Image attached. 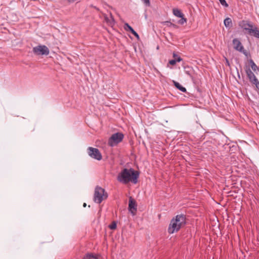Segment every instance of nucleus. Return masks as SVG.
<instances>
[{
	"instance_id": "a878e982",
	"label": "nucleus",
	"mask_w": 259,
	"mask_h": 259,
	"mask_svg": "<svg viewBox=\"0 0 259 259\" xmlns=\"http://www.w3.org/2000/svg\"><path fill=\"white\" fill-rule=\"evenodd\" d=\"M225 60H226V64L228 66H229L230 63H229L228 60L226 58H225Z\"/></svg>"
},
{
	"instance_id": "cd10ccee",
	"label": "nucleus",
	"mask_w": 259,
	"mask_h": 259,
	"mask_svg": "<svg viewBox=\"0 0 259 259\" xmlns=\"http://www.w3.org/2000/svg\"><path fill=\"white\" fill-rule=\"evenodd\" d=\"M94 8H95L96 10L97 11H99V9L97 7H95V6H92Z\"/></svg>"
},
{
	"instance_id": "b1692460",
	"label": "nucleus",
	"mask_w": 259,
	"mask_h": 259,
	"mask_svg": "<svg viewBox=\"0 0 259 259\" xmlns=\"http://www.w3.org/2000/svg\"><path fill=\"white\" fill-rule=\"evenodd\" d=\"M254 36L255 37H257V38H259V30L257 29L256 30V31L255 32Z\"/></svg>"
},
{
	"instance_id": "6ab92c4d",
	"label": "nucleus",
	"mask_w": 259,
	"mask_h": 259,
	"mask_svg": "<svg viewBox=\"0 0 259 259\" xmlns=\"http://www.w3.org/2000/svg\"><path fill=\"white\" fill-rule=\"evenodd\" d=\"M109 228L111 230H114L116 228V223L115 222H113L109 226Z\"/></svg>"
},
{
	"instance_id": "423d86ee",
	"label": "nucleus",
	"mask_w": 259,
	"mask_h": 259,
	"mask_svg": "<svg viewBox=\"0 0 259 259\" xmlns=\"http://www.w3.org/2000/svg\"><path fill=\"white\" fill-rule=\"evenodd\" d=\"M87 150L88 154L92 158L98 160L102 159V154L98 149L90 147L88 148Z\"/></svg>"
},
{
	"instance_id": "0eeeda50",
	"label": "nucleus",
	"mask_w": 259,
	"mask_h": 259,
	"mask_svg": "<svg viewBox=\"0 0 259 259\" xmlns=\"http://www.w3.org/2000/svg\"><path fill=\"white\" fill-rule=\"evenodd\" d=\"M33 52L37 55H48L49 54L50 51L49 49L44 45H39L33 48Z\"/></svg>"
},
{
	"instance_id": "2eb2a0df",
	"label": "nucleus",
	"mask_w": 259,
	"mask_h": 259,
	"mask_svg": "<svg viewBox=\"0 0 259 259\" xmlns=\"http://www.w3.org/2000/svg\"><path fill=\"white\" fill-rule=\"evenodd\" d=\"M224 25L226 27H230L232 25V20L230 18H227L224 20Z\"/></svg>"
},
{
	"instance_id": "6e6552de",
	"label": "nucleus",
	"mask_w": 259,
	"mask_h": 259,
	"mask_svg": "<svg viewBox=\"0 0 259 259\" xmlns=\"http://www.w3.org/2000/svg\"><path fill=\"white\" fill-rule=\"evenodd\" d=\"M233 45L234 49L240 52H243L244 54L246 55V51L244 50V48L238 39L234 38L233 40Z\"/></svg>"
},
{
	"instance_id": "9b49d317",
	"label": "nucleus",
	"mask_w": 259,
	"mask_h": 259,
	"mask_svg": "<svg viewBox=\"0 0 259 259\" xmlns=\"http://www.w3.org/2000/svg\"><path fill=\"white\" fill-rule=\"evenodd\" d=\"M247 76L249 78V81H252V79L255 78L256 77L254 74L252 72L251 69L248 68L245 70Z\"/></svg>"
},
{
	"instance_id": "5701e85b",
	"label": "nucleus",
	"mask_w": 259,
	"mask_h": 259,
	"mask_svg": "<svg viewBox=\"0 0 259 259\" xmlns=\"http://www.w3.org/2000/svg\"><path fill=\"white\" fill-rule=\"evenodd\" d=\"M144 4H145L147 6H149L150 5V2L149 0H142Z\"/></svg>"
},
{
	"instance_id": "4468645a",
	"label": "nucleus",
	"mask_w": 259,
	"mask_h": 259,
	"mask_svg": "<svg viewBox=\"0 0 259 259\" xmlns=\"http://www.w3.org/2000/svg\"><path fill=\"white\" fill-rule=\"evenodd\" d=\"M173 13L174 14L179 18L184 17V14L181 12V11L178 9H173Z\"/></svg>"
},
{
	"instance_id": "f3484780",
	"label": "nucleus",
	"mask_w": 259,
	"mask_h": 259,
	"mask_svg": "<svg viewBox=\"0 0 259 259\" xmlns=\"http://www.w3.org/2000/svg\"><path fill=\"white\" fill-rule=\"evenodd\" d=\"M249 63L250 64V66H251V69L254 71H255L256 70H258V68L257 66L256 65V64L254 63V62H253V61L252 60L250 59L249 61Z\"/></svg>"
},
{
	"instance_id": "412c9836",
	"label": "nucleus",
	"mask_w": 259,
	"mask_h": 259,
	"mask_svg": "<svg viewBox=\"0 0 259 259\" xmlns=\"http://www.w3.org/2000/svg\"><path fill=\"white\" fill-rule=\"evenodd\" d=\"M219 1L220 2V3L221 4V5H222L223 6H224L226 7H228V4L226 3L225 0H219Z\"/></svg>"
},
{
	"instance_id": "aec40b11",
	"label": "nucleus",
	"mask_w": 259,
	"mask_h": 259,
	"mask_svg": "<svg viewBox=\"0 0 259 259\" xmlns=\"http://www.w3.org/2000/svg\"><path fill=\"white\" fill-rule=\"evenodd\" d=\"M181 19L179 20V23L181 24H183L184 23H186L187 22V19L184 17H181Z\"/></svg>"
},
{
	"instance_id": "dca6fc26",
	"label": "nucleus",
	"mask_w": 259,
	"mask_h": 259,
	"mask_svg": "<svg viewBox=\"0 0 259 259\" xmlns=\"http://www.w3.org/2000/svg\"><path fill=\"white\" fill-rule=\"evenodd\" d=\"M253 85H254L257 89H259V81L258 79L255 77L252 79V81H250Z\"/></svg>"
},
{
	"instance_id": "f03ea898",
	"label": "nucleus",
	"mask_w": 259,
	"mask_h": 259,
	"mask_svg": "<svg viewBox=\"0 0 259 259\" xmlns=\"http://www.w3.org/2000/svg\"><path fill=\"white\" fill-rule=\"evenodd\" d=\"M186 221L185 215L183 214L177 215L175 218L171 220L168 228V232L169 234H173L178 232L181 228L185 225Z\"/></svg>"
},
{
	"instance_id": "ddd939ff",
	"label": "nucleus",
	"mask_w": 259,
	"mask_h": 259,
	"mask_svg": "<svg viewBox=\"0 0 259 259\" xmlns=\"http://www.w3.org/2000/svg\"><path fill=\"white\" fill-rule=\"evenodd\" d=\"M83 259H98V255L94 254L93 253H87L86 254Z\"/></svg>"
},
{
	"instance_id": "c85d7f7f",
	"label": "nucleus",
	"mask_w": 259,
	"mask_h": 259,
	"mask_svg": "<svg viewBox=\"0 0 259 259\" xmlns=\"http://www.w3.org/2000/svg\"><path fill=\"white\" fill-rule=\"evenodd\" d=\"M86 205H87L86 203H83V207H85V206H86Z\"/></svg>"
},
{
	"instance_id": "f8f14e48",
	"label": "nucleus",
	"mask_w": 259,
	"mask_h": 259,
	"mask_svg": "<svg viewBox=\"0 0 259 259\" xmlns=\"http://www.w3.org/2000/svg\"><path fill=\"white\" fill-rule=\"evenodd\" d=\"M173 83L175 87L178 89V90H180L181 91L186 93V89L185 88L183 87L182 85H181L179 82L173 80Z\"/></svg>"
},
{
	"instance_id": "1a4fd4ad",
	"label": "nucleus",
	"mask_w": 259,
	"mask_h": 259,
	"mask_svg": "<svg viewBox=\"0 0 259 259\" xmlns=\"http://www.w3.org/2000/svg\"><path fill=\"white\" fill-rule=\"evenodd\" d=\"M128 209L133 214H135L137 211L136 202L132 197L129 200Z\"/></svg>"
},
{
	"instance_id": "39448f33",
	"label": "nucleus",
	"mask_w": 259,
	"mask_h": 259,
	"mask_svg": "<svg viewBox=\"0 0 259 259\" xmlns=\"http://www.w3.org/2000/svg\"><path fill=\"white\" fill-rule=\"evenodd\" d=\"M123 137L124 135L121 133L114 134L109 139L108 144L111 147H113L121 142L122 141Z\"/></svg>"
},
{
	"instance_id": "7ed1b4c3",
	"label": "nucleus",
	"mask_w": 259,
	"mask_h": 259,
	"mask_svg": "<svg viewBox=\"0 0 259 259\" xmlns=\"http://www.w3.org/2000/svg\"><path fill=\"white\" fill-rule=\"evenodd\" d=\"M108 197V194L105 192L104 189L99 186H97L95 190L94 200L99 204Z\"/></svg>"
},
{
	"instance_id": "20e7f679",
	"label": "nucleus",
	"mask_w": 259,
	"mask_h": 259,
	"mask_svg": "<svg viewBox=\"0 0 259 259\" xmlns=\"http://www.w3.org/2000/svg\"><path fill=\"white\" fill-rule=\"evenodd\" d=\"M239 26L245 30L248 34L254 35L257 27L253 28V25L248 21L242 20L239 23Z\"/></svg>"
},
{
	"instance_id": "f257e3e1",
	"label": "nucleus",
	"mask_w": 259,
	"mask_h": 259,
	"mask_svg": "<svg viewBox=\"0 0 259 259\" xmlns=\"http://www.w3.org/2000/svg\"><path fill=\"white\" fill-rule=\"evenodd\" d=\"M139 176L138 171L133 168H124L118 175L117 179L118 182L123 184H127L131 182L134 184L138 182Z\"/></svg>"
},
{
	"instance_id": "9d476101",
	"label": "nucleus",
	"mask_w": 259,
	"mask_h": 259,
	"mask_svg": "<svg viewBox=\"0 0 259 259\" xmlns=\"http://www.w3.org/2000/svg\"><path fill=\"white\" fill-rule=\"evenodd\" d=\"M124 28L125 30L127 31H130L137 38H139L138 34L133 29V28L128 23H125L124 24Z\"/></svg>"
},
{
	"instance_id": "a211bd4d",
	"label": "nucleus",
	"mask_w": 259,
	"mask_h": 259,
	"mask_svg": "<svg viewBox=\"0 0 259 259\" xmlns=\"http://www.w3.org/2000/svg\"><path fill=\"white\" fill-rule=\"evenodd\" d=\"M174 60H175L177 62H180L182 60V58L177 55L175 53H173Z\"/></svg>"
},
{
	"instance_id": "4be33fe9",
	"label": "nucleus",
	"mask_w": 259,
	"mask_h": 259,
	"mask_svg": "<svg viewBox=\"0 0 259 259\" xmlns=\"http://www.w3.org/2000/svg\"><path fill=\"white\" fill-rule=\"evenodd\" d=\"M177 62L175 60H171L169 61V64L171 65H175Z\"/></svg>"
},
{
	"instance_id": "bb28decb",
	"label": "nucleus",
	"mask_w": 259,
	"mask_h": 259,
	"mask_svg": "<svg viewBox=\"0 0 259 259\" xmlns=\"http://www.w3.org/2000/svg\"><path fill=\"white\" fill-rule=\"evenodd\" d=\"M170 25L171 26H172L175 28H177V26L176 24H172V23H170Z\"/></svg>"
},
{
	"instance_id": "393cba45",
	"label": "nucleus",
	"mask_w": 259,
	"mask_h": 259,
	"mask_svg": "<svg viewBox=\"0 0 259 259\" xmlns=\"http://www.w3.org/2000/svg\"><path fill=\"white\" fill-rule=\"evenodd\" d=\"M104 19L107 23H109L110 20L109 18L107 17V15L104 16Z\"/></svg>"
}]
</instances>
